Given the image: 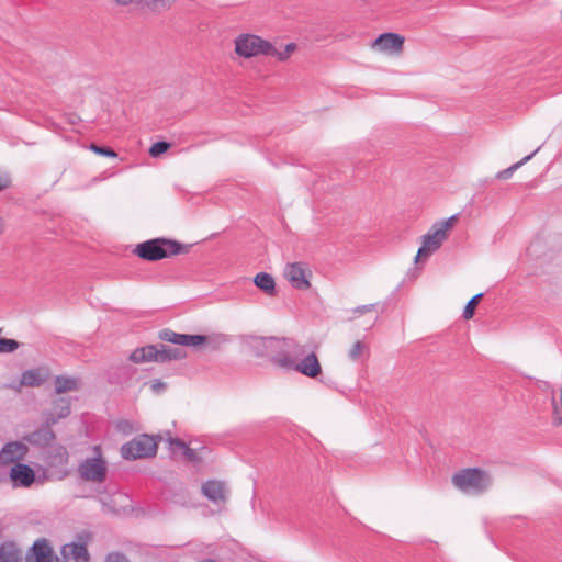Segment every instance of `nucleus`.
Returning a JSON list of instances; mask_svg holds the SVG:
<instances>
[{"label": "nucleus", "mask_w": 562, "mask_h": 562, "mask_svg": "<svg viewBox=\"0 0 562 562\" xmlns=\"http://www.w3.org/2000/svg\"><path fill=\"white\" fill-rule=\"evenodd\" d=\"M234 44L235 53L240 57L251 58L257 56H269L274 57L280 63L289 60L291 55L297 48L295 43H289L283 47V49H279L272 42L250 33L239 34L234 40Z\"/></svg>", "instance_id": "nucleus-1"}, {"label": "nucleus", "mask_w": 562, "mask_h": 562, "mask_svg": "<svg viewBox=\"0 0 562 562\" xmlns=\"http://www.w3.org/2000/svg\"><path fill=\"white\" fill-rule=\"evenodd\" d=\"M191 245L165 237L153 238L136 245L133 254L146 261H159L172 256L188 254Z\"/></svg>", "instance_id": "nucleus-2"}, {"label": "nucleus", "mask_w": 562, "mask_h": 562, "mask_svg": "<svg viewBox=\"0 0 562 562\" xmlns=\"http://www.w3.org/2000/svg\"><path fill=\"white\" fill-rule=\"evenodd\" d=\"M452 484L462 492L480 494L492 483L488 472L480 468H467L452 475Z\"/></svg>", "instance_id": "nucleus-3"}, {"label": "nucleus", "mask_w": 562, "mask_h": 562, "mask_svg": "<svg viewBox=\"0 0 562 562\" xmlns=\"http://www.w3.org/2000/svg\"><path fill=\"white\" fill-rule=\"evenodd\" d=\"M160 437L139 435L121 447V456L125 460L153 458L157 453Z\"/></svg>", "instance_id": "nucleus-4"}, {"label": "nucleus", "mask_w": 562, "mask_h": 562, "mask_svg": "<svg viewBox=\"0 0 562 562\" xmlns=\"http://www.w3.org/2000/svg\"><path fill=\"white\" fill-rule=\"evenodd\" d=\"M78 473L83 481L103 483L108 473L106 462L101 457L87 458L79 464Z\"/></svg>", "instance_id": "nucleus-5"}, {"label": "nucleus", "mask_w": 562, "mask_h": 562, "mask_svg": "<svg viewBox=\"0 0 562 562\" xmlns=\"http://www.w3.org/2000/svg\"><path fill=\"white\" fill-rule=\"evenodd\" d=\"M69 462V454L65 446H52L46 456V463L50 475L61 480L68 475L67 464Z\"/></svg>", "instance_id": "nucleus-6"}, {"label": "nucleus", "mask_w": 562, "mask_h": 562, "mask_svg": "<svg viewBox=\"0 0 562 562\" xmlns=\"http://www.w3.org/2000/svg\"><path fill=\"white\" fill-rule=\"evenodd\" d=\"M277 341L283 342L279 345L278 349L270 356V362L274 366L288 370V366L284 364L285 361L294 362L295 360L291 357V352L293 351L296 356H303V347L296 344L293 339L290 338H277Z\"/></svg>", "instance_id": "nucleus-7"}, {"label": "nucleus", "mask_w": 562, "mask_h": 562, "mask_svg": "<svg viewBox=\"0 0 562 562\" xmlns=\"http://www.w3.org/2000/svg\"><path fill=\"white\" fill-rule=\"evenodd\" d=\"M284 364L288 366V370L296 371L311 379L322 374V366L315 350L306 353L300 361H285Z\"/></svg>", "instance_id": "nucleus-8"}, {"label": "nucleus", "mask_w": 562, "mask_h": 562, "mask_svg": "<svg viewBox=\"0 0 562 562\" xmlns=\"http://www.w3.org/2000/svg\"><path fill=\"white\" fill-rule=\"evenodd\" d=\"M447 238V233H445L442 229H438L432 225L431 229L423 236V243L415 257V261L417 262L420 258L429 257L432 252L441 247Z\"/></svg>", "instance_id": "nucleus-9"}, {"label": "nucleus", "mask_w": 562, "mask_h": 562, "mask_svg": "<svg viewBox=\"0 0 562 562\" xmlns=\"http://www.w3.org/2000/svg\"><path fill=\"white\" fill-rule=\"evenodd\" d=\"M158 338L166 342L192 347L203 345L209 340L207 336L204 335L178 334L170 328L159 330Z\"/></svg>", "instance_id": "nucleus-10"}, {"label": "nucleus", "mask_w": 562, "mask_h": 562, "mask_svg": "<svg viewBox=\"0 0 562 562\" xmlns=\"http://www.w3.org/2000/svg\"><path fill=\"white\" fill-rule=\"evenodd\" d=\"M282 342L277 341V337H251L248 341L250 353L256 358H267L279 348Z\"/></svg>", "instance_id": "nucleus-11"}, {"label": "nucleus", "mask_w": 562, "mask_h": 562, "mask_svg": "<svg viewBox=\"0 0 562 562\" xmlns=\"http://www.w3.org/2000/svg\"><path fill=\"white\" fill-rule=\"evenodd\" d=\"M310 274V270L302 262L288 265L285 270V277L289 282L297 290H307L311 288V283L307 278Z\"/></svg>", "instance_id": "nucleus-12"}, {"label": "nucleus", "mask_w": 562, "mask_h": 562, "mask_svg": "<svg viewBox=\"0 0 562 562\" xmlns=\"http://www.w3.org/2000/svg\"><path fill=\"white\" fill-rule=\"evenodd\" d=\"M137 369L130 363L111 366L106 371L110 384L128 385L136 375Z\"/></svg>", "instance_id": "nucleus-13"}, {"label": "nucleus", "mask_w": 562, "mask_h": 562, "mask_svg": "<svg viewBox=\"0 0 562 562\" xmlns=\"http://www.w3.org/2000/svg\"><path fill=\"white\" fill-rule=\"evenodd\" d=\"M404 37L396 33H383L379 35L371 47L384 53H401L403 50Z\"/></svg>", "instance_id": "nucleus-14"}, {"label": "nucleus", "mask_w": 562, "mask_h": 562, "mask_svg": "<svg viewBox=\"0 0 562 562\" xmlns=\"http://www.w3.org/2000/svg\"><path fill=\"white\" fill-rule=\"evenodd\" d=\"M13 487H30L35 482L34 470L24 463H14L9 473Z\"/></svg>", "instance_id": "nucleus-15"}, {"label": "nucleus", "mask_w": 562, "mask_h": 562, "mask_svg": "<svg viewBox=\"0 0 562 562\" xmlns=\"http://www.w3.org/2000/svg\"><path fill=\"white\" fill-rule=\"evenodd\" d=\"M54 551L45 538L37 539L25 555V562H53Z\"/></svg>", "instance_id": "nucleus-16"}, {"label": "nucleus", "mask_w": 562, "mask_h": 562, "mask_svg": "<svg viewBox=\"0 0 562 562\" xmlns=\"http://www.w3.org/2000/svg\"><path fill=\"white\" fill-rule=\"evenodd\" d=\"M27 447L19 441L8 442L0 450V464L7 465L22 460L27 453Z\"/></svg>", "instance_id": "nucleus-17"}, {"label": "nucleus", "mask_w": 562, "mask_h": 562, "mask_svg": "<svg viewBox=\"0 0 562 562\" xmlns=\"http://www.w3.org/2000/svg\"><path fill=\"white\" fill-rule=\"evenodd\" d=\"M155 362L166 363L173 360H182L187 358L188 353L184 349L179 347H170L165 344L154 345Z\"/></svg>", "instance_id": "nucleus-18"}, {"label": "nucleus", "mask_w": 562, "mask_h": 562, "mask_svg": "<svg viewBox=\"0 0 562 562\" xmlns=\"http://www.w3.org/2000/svg\"><path fill=\"white\" fill-rule=\"evenodd\" d=\"M55 439L54 430L43 426L23 437L26 442L40 448L49 446Z\"/></svg>", "instance_id": "nucleus-19"}, {"label": "nucleus", "mask_w": 562, "mask_h": 562, "mask_svg": "<svg viewBox=\"0 0 562 562\" xmlns=\"http://www.w3.org/2000/svg\"><path fill=\"white\" fill-rule=\"evenodd\" d=\"M49 378L47 368H35L24 371L21 374L20 383L23 386L38 387L43 385Z\"/></svg>", "instance_id": "nucleus-20"}, {"label": "nucleus", "mask_w": 562, "mask_h": 562, "mask_svg": "<svg viewBox=\"0 0 562 562\" xmlns=\"http://www.w3.org/2000/svg\"><path fill=\"white\" fill-rule=\"evenodd\" d=\"M203 495L215 504L226 501L225 485L222 482L210 480L202 484Z\"/></svg>", "instance_id": "nucleus-21"}, {"label": "nucleus", "mask_w": 562, "mask_h": 562, "mask_svg": "<svg viewBox=\"0 0 562 562\" xmlns=\"http://www.w3.org/2000/svg\"><path fill=\"white\" fill-rule=\"evenodd\" d=\"M81 387V380L75 376L57 375L55 378V393L63 394L78 391Z\"/></svg>", "instance_id": "nucleus-22"}, {"label": "nucleus", "mask_w": 562, "mask_h": 562, "mask_svg": "<svg viewBox=\"0 0 562 562\" xmlns=\"http://www.w3.org/2000/svg\"><path fill=\"white\" fill-rule=\"evenodd\" d=\"M0 562H22V552L13 541L0 544Z\"/></svg>", "instance_id": "nucleus-23"}, {"label": "nucleus", "mask_w": 562, "mask_h": 562, "mask_svg": "<svg viewBox=\"0 0 562 562\" xmlns=\"http://www.w3.org/2000/svg\"><path fill=\"white\" fill-rule=\"evenodd\" d=\"M255 285L265 292L268 296L277 294L276 281L270 273L259 272L254 278Z\"/></svg>", "instance_id": "nucleus-24"}, {"label": "nucleus", "mask_w": 562, "mask_h": 562, "mask_svg": "<svg viewBox=\"0 0 562 562\" xmlns=\"http://www.w3.org/2000/svg\"><path fill=\"white\" fill-rule=\"evenodd\" d=\"M155 347L154 345H147L144 347L136 348L128 357V360L133 363L155 362Z\"/></svg>", "instance_id": "nucleus-25"}, {"label": "nucleus", "mask_w": 562, "mask_h": 562, "mask_svg": "<svg viewBox=\"0 0 562 562\" xmlns=\"http://www.w3.org/2000/svg\"><path fill=\"white\" fill-rule=\"evenodd\" d=\"M177 0H142V9L160 14L171 9Z\"/></svg>", "instance_id": "nucleus-26"}, {"label": "nucleus", "mask_w": 562, "mask_h": 562, "mask_svg": "<svg viewBox=\"0 0 562 562\" xmlns=\"http://www.w3.org/2000/svg\"><path fill=\"white\" fill-rule=\"evenodd\" d=\"M540 147H538L533 153H531L530 155L524 157L521 160H519L518 162L512 165L510 167L504 169V170H501L496 173V179L498 180H506V179H509L513 173L519 169L521 166H524L527 161H529L538 151H539Z\"/></svg>", "instance_id": "nucleus-27"}, {"label": "nucleus", "mask_w": 562, "mask_h": 562, "mask_svg": "<svg viewBox=\"0 0 562 562\" xmlns=\"http://www.w3.org/2000/svg\"><path fill=\"white\" fill-rule=\"evenodd\" d=\"M52 412L58 414L59 417L66 418L71 413L70 400L66 397H58L52 403Z\"/></svg>", "instance_id": "nucleus-28"}, {"label": "nucleus", "mask_w": 562, "mask_h": 562, "mask_svg": "<svg viewBox=\"0 0 562 562\" xmlns=\"http://www.w3.org/2000/svg\"><path fill=\"white\" fill-rule=\"evenodd\" d=\"M482 297H483V293H479L470 299V301L467 303V305L463 310L462 317L464 319L468 321L474 316L475 308H476L477 304L480 303V301L482 300Z\"/></svg>", "instance_id": "nucleus-29"}, {"label": "nucleus", "mask_w": 562, "mask_h": 562, "mask_svg": "<svg viewBox=\"0 0 562 562\" xmlns=\"http://www.w3.org/2000/svg\"><path fill=\"white\" fill-rule=\"evenodd\" d=\"M369 351V348L368 346L363 342V341H356L352 347L350 348V350L348 351V357L350 360L352 361H357L360 359V357L364 353V352H368Z\"/></svg>", "instance_id": "nucleus-30"}, {"label": "nucleus", "mask_w": 562, "mask_h": 562, "mask_svg": "<svg viewBox=\"0 0 562 562\" xmlns=\"http://www.w3.org/2000/svg\"><path fill=\"white\" fill-rule=\"evenodd\" d=\"M71 554L77 560V562H88L89 560L88 550L82 543H72Z\"/></svg>", "instance_id": "nucleus-31"}, {"label": "nucleus", "mask_w": 562, "mask_h": 562, "mask_svg": "<svg viewBox=\"0 0 562 562\" xmlns=\"http://www.w3.org/2000/svg\"><path fill=\"white\" fill-rule=\"evenodd\" d=\"M170 143L165 140H159L154 143L149 148V155L151 157H159L164 153H166L170 148Z\"/></svg>", "instance_id": "nucleus-32"}, {"label": "nucleus", "mask_w": 562, "mask_h": 562, "mask_svg": "<svg viewBox=\"0 0 562 562\" xmlns=\"http://www.w3.org/2000/svg\"><path fill=\"white\" fill-rule=\"evenodd\" d=\"M552 406H553V422L555 425L562 424V387L559 401L555 400L553 396L552 398Z\"/></svg>", "instance_id": "nucleus-33"}, {"label": "nucleus", "mask_w": 562, "mask_h": 562, "mask_svg": "<svg viewBox=\"0 0 562 562\" xmlns=\"http://www.w3.org/2000/svg\"><path fill=\"white\" fill-rule=\"evenodd\" d=\"M89 148L100 156H105L110 158H115L117 156V154L111 147L108 146H100L94 143H91Z\"/></svg>", "instance_id": "nucleus-34"}, {"label": "nucleus", "mask_w": 562, "mask_h": 562, "mask_svg": "<svg viewBox=\"0 0 562 562\" xmlns=\"http://www.w3.org/2000/svg\"><path fill=\"white\" fill-rule=\"evenodd\" d=\"M19 346L20 344L14 339L0 338V353L13 352Z\"/></svg>", "instance_id": "nucleus-35"}, {"label": "nucleus", "mask_w": 562, "mask_h": 562, "mask_svg": "<svg viewBox=\"0 0 562 562\" xmlns=\"http://www.w3.org/2000/svg\"><path fill=\"white\" fill-rule=\"evenodd\" d=\"M43 416H44V422H43L42 426H43V427H47V428H49V429H52V427H53L54 425H56V424L58 423V420H59V419H63L61 417H59V415H58V414H55V413H53L52 411H49V412H45V413L43 414Z\"/></svg>", "instance_id": "nucleus-36"}, {"label": "nucleus", "mask_w": 562, "mask_h": 562, "mask_svg": "<svg viewBox=\"0 0 562 562\" xmlns=\"http://www.w3.org/2000/svg\"><path fill=\"white\" fill-rule=\"evenodd\" d=\"M457 220H458V216L452 215L442 222L435 223L434 226L437 227L438 229H442L445 233H447L448 229L451 228L456 224Z\"/></svg>", "instance_id": "nucleus-37"}, {"label": "nucleus", "mask_w": 562, "mask_h": 562, "mask_svg": "<svg viewBox=\"0 0 562 562\" xmlns=\"http://www.w3.org/2000/svg\"><path fill=\"white\" fill-rule=\"evenodd\" d=\"M184 458L194 464H199L202 460L201 457L196 453L194 449H191L190 447L186 448V450L182 452Z\"/></svg>", "instance_id": "nucleus-38"}, {"label": "nucleus", "mask_w": 562, "mask_h": 562, "mask_svg": "<svg viewBox=\"0 0 562 562\" xmlns=\"http://www.w3.org/2000/svg\"><path fill=\"white\" fill-rule=\"evenodd\" d=\"M169 446L172 452H176L177 450H181L183 452L186 448L189 447L183 440L179 438H170Z\"/></svg>", "instance_id": "nucleus-39"}, {"label": "nucleus", "mask_w": 562, "mask_h": 562, "mask_svg": "<svg viewBox=\"0 0 562 562\" xmlns=\"http://www.w3.org/2000/svg\"><path fill=\"white\" fill-rule=\"evenodd\" d=\"M104 562H131L122 552H111L106 555Z\"/></svg>", "instance_id": "nucleus-40"}, {"label": "nucleus", "mask_w": 562, "mask_h": 562, "mask_svg": "<svg viewBox=\"0 0 562 562\" xmlns=\"http://www.w3.org/2000/svg\"><path fill=\"white\" fill-rule=\"evenodd\" d=\"M167 389V384L159 379H155L150 382V390L155 394H160Z\"/></svg>", "instance_id": "nucleus-41"}, {"label": "nucleus", "mask_w": 562, "mask_h": 562, "mask_svg": "<svg viewBox=\"0 0 562 562\" xmlns=\"http://www.w3.org/2000/svg\"><path fill=\"white\" fill-rule=\"evenodd\" d=\"M375 307V304H368V305H361L353 308V313L358 315H362L364 313L373 311Z\"/></svg>", "instance_id": "nucleus-42"}, {"label": "nucleus", "mask_w": 562, "mask_h": 562, "mask_svg": "<svg viewBox=\"0 0 562 562\" xmlns=\"http://www.w3.org/2000/svg\"><path fill=\"white\" fill-rule=\"evenodd\" d=\"M11 186V179L4 175L0 176V192L8 189Z\"/></svg>", "instance_id": "nucleus-43"}, {"label": "nucleus", "mask_w": 562, "mask_h": 562, "mask_svg": "<svg viewBox=\"0 0 562 562\" xmlns=\"http://www.w3.org/2000/svg\"><path fill=\"white\" fill-rule=\"evenodd\" d=\"M115 2L120 5H128L131 3H136L142 8V0H115Z\"/></svg>", "instance_id": "nucleus-44"}, {"label": "nucleus", "mask_w": 562, "mask_h": 562, "mask_svg": "<svg viewBox=\"0 0 562 562\" xmlns=\"http://www.w3.org/2000/svg\"><path fill=\"white\" fill-rule=\"evenodd\" d=\"M5 231V221L0 217V235L3 234Z\"/></svg>", "instance_id": "nucleus-45"}, {"label": "nucleus", "mask_w": 562, "mask_h": 562, "mask_svg": "<svg viewBox=\"0 0 562 562\" xmlns=\"http://www.w3.org/2000/svg\"><path fill=\"white\" fill-rule=\"evenodd\" d=\"M130 426L131 425H130L128 422H122V423L119 424V428L123 429V430L126 429V427H130Z\"/></svg>", "instance_id": "nucleus-46"}, {"label": "nucleus", "mask_w": 562, "mask_h": 562, "mask_svg": "<svg viewBox=\"0 0 562 562\" xmlns=\"http://www.w3.org/2000/svg\"><path fill=\"white\" fill-rule=\"evenodd\" d=\"M2 536H3V527H2V525L0 524V538H2Z\"/></svg>", "instance_id": "nucleus-47"}]
</instances>
